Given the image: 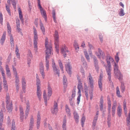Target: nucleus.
<instances>
[{
    "mask_svg": "<svg viewBox=\"0 0 130 130\" xmlns=\"http://www.w3.org/2000/svg\"><path fill=\"white\" fill-rule=\"evenodd\" d=\"M7 31L9 35L11 34V29L10 26L8 22L7 23Z\"/></svg>",
    "mask_w": 130,
    "mask_h": 130,
    "instance_id": "nucleus-39",
    "label": "nucleus"
},
{
    "mask_svg": "<svg viewBox=\"0 0 130 130\" xmlns=\"http://www.w3.org/2000/svg\"><path fill=\"white\" fill-rule=\"evenodd\" d=\"M20 115H24L23 109L21 107H20Z\"/></svg>",
    "mask_w": 130,
    "mask_h": 130,
    "instance_id": "nucleus-57",
    "label": "nucleus"
},
{
    "mask_svg": "<svg viewBox=\"0 0 130 130\" xmlns=\"http://www.w3.org/2000/svg\"><path fill=\"white\" fill-rule=\"evenodd\" d=\"M11 130H15V122L14 120H13L12 123Z\"/></svg>",
    "mask_w": 130,
    "mask_h": 130,
    "instance_id": "nucleus-45",
    "label": "nucleus"
},
{
    "mask_svg": "<svg viewBox=\"0 0 130 130\" xmlns=\"http://www.w3.org/2000/svg\"><path fill=\"white\" fill-rule=\"evenodd\" d=\"M52 67L54 72L58 75V76H59V70L57 69L55 65V62L53 59H52Z\"/></svg>",
    "mask_w": 130,
    "mask_h": 130,
    "instance_id": "nucleus-13",
    "label": "nucleus"
},
{
    "mask_svg": "<svg viewBox=\"0 0 130 130\" xmlns=\"http://www.w3.org/2000/svg\"><path fill=\"white\" fill-rule=\"evenodd\" d=\"M117 109V113L119 117H121V115L122 112V110L121 107V106L120 104H119Z\"/></svg>",
    "mask_w": 130,
    "mask_h": 130,
    "instance_id": "nucleus-21",
    "label": "nucleus"
},
{
    "mask_svg": "<svg viewBox=\"0 0 130 130\" xmlns=\"http://www.w3.org/2000/svg\"><path fill=\"white\" fill-rule=\"evenodd\" d=\"M80 72L83 74V75L85 77V71L83 69H81L80 70Z\"/></svg>",
    "mask_w": 130,
    "mask_h": 130,
    "instance_id": "nucleus-64",
    "label": "nucleus"
},
{
    "mask_svg": "<svg viewBox=\"0 0 130 130\" xmlns=\"http://www.w3.org/2000/svg\"><path fill=\"white\" fill-rule=\"evenodd\" d=\"M34 124H32L31 123H30L29 124V129H30L32 130L33 127V126Z\"/></svg>",
    "mask_w": 130,
    "mask_h": 130,
    "instance_id": "nucleus-63",
    "label": "nucleus"
},
{
    "mask_svg": "<svg viewBox=\"0 0 130 130\" xmlns=\"http://www.w3.org/2000/svg\"><path fill=\"white\" fill-rule=\"evenodd\" d=\"M119 15L121 16H123L124 15V10L122 9H121V10L119 13Z\"/></svg>",
    "mask_w": 130,
    "mask_h": 130,
    "instance_id": "nucleus-56",
    "label": "nucleus"
},
{
    "mask_svg": "<svg viewBox=\"0 0 130 130\" xmlns=\"http://www.w3.org/2000/svg\"><path fill=\"white\" fill-rule=\"evenodd\" d=\"M100 108L101 110H102L103 109V97H101L100 100Z\"/></svg>",
    "mask_w": 130,
    "mask_h": 130,
    "instance_id": "nucleus-34",
    "label": "nucleus"
},
{
    "mask_svg": "<svg viewBox=\"0 0 130 130\" xmlns=\"http://www.w3.org/2000/svg\"><path fill=\"white\" fill-rule=\"evenodd\" d=\"M3 16L1 12H0V22L2 25H3Z\"/></svg>",
    "mask_w": 130,
    "mask_h": 130,
    "instance_id": "nucleus-51",
    "label": "nucleus"
},
{
    "mask_svg": "<svg viewBox=\"0 0 130 130\" xmlns=\"http://www.w3.org/2000/svg\"><path fill=\"white\" fill-rule=\"evenodd\" d=\"M58 63L60 69L62 72L63 73V67L62 63L60 60H59L58 61Z\"/></svg>",
    "mask_w": 130,
    "mask_h": 130,
    "instance_id": "nucleus-46",
    "label": "nucleus"
},
{
    "mask_svg": "<svg viewBox=\"0 0 130 130\" xmlns=\"http://www.w3.org/2000/svg\"><path fill=\"white\" fill-rule=\"evenodd\" d=\"M87 79L89 82L90 87L92 90L93 91V88L94 81L93 77L90 73L89 74V76L87 77Z\"/></svg>",
    "mask_w": 130,
    "mask_h": 130,
    "instance_id": "nucleus-8",
    "label": "nucleus"
},
{
    "mask_svg": "<svg viewBox=\"0 0 130 130\" xmlns=\"http://www.w3.org/2000/svg\"><path fill=\"white\" fill-rule=\"evenodd\" d=\"M36 85L37 88H40L41 82L37 74H36Z\"/></svg>",
    "mask_w": 130,
    "mask_h": 130,
    "instance_id": "nucleus-25",
    "label": "nucleus"
},
{
    "mask_svg": "<svg viewBox=\"0 0 130 130\" xmlns=\"http://www.w3.org/2000/svg\"><path fill=\"white\" fill-rule=\"evenodd\" d=\"M73 45L76 52H78L79 49V47L78 44L76 41H75Z\"/></svg>",
    "mask_w": 130,
    "mask_h": 130,
    "instance_id": "nucleus-41",
    "label": "nucleus"
},
{
    "mask_svg": "<svg viewBox=\"0 0 130 130\" xmlns=\"http://www.w3.org/2000/svg\"><path fill=\"white\" fill-rule=\"evenodd\" d=\"M6 73L10 72L9 70V67L8 65H6Z\"/></svg>",
    "mask_w": 130,
    "mask_h": 130,
    "instance_id": "nucleus-59",
    "label": "nucleus"
},
{
    "mask_svg": "<svg viewBox=\"0 0 130 130\" xmlns=\"http://www.w3.org/2000/svg\"><path fill=\"white\" fill-rule=\"evenodd\" d=\"M12 102H11L10 103L6 104V108L8 110V112H10L12 111Z\"/></svg>",
    "mask_w": 130,
    "mask_h": 130,
    "instance_id": "nucleus-20",
    "label": "nucleus"
},
{
    "mask_svg": "<svg viewBox=\"0 0 130 130\" xmlns=\"http://www.w3.org/2000/svg\"><path fill=\"white\" fill-rule=\"evenodd\" d=\"M66 70L67 72L69 74L71 73V70L72 68V67L71 66L70 64L69 63H67L65 65Z\"/></svg>",
    "mask_w": 130,
    "mask_h": 130,
    "instance_id": "nucleus-19",
    "label": "nucleus"
},
{
    "mask_svg": "<svg viewBox=\"0 0 130 130\" xmlns=\"http://www.w3.org/2000/svg\"><path fill=\"white\" fill-rule=\"evenodd\" d=\"M82 87V83L80 82H79L78 85L77 86V89L78 90L77 92V94L78 95L77 99V103L78 105L79 104L80 101V97L81 96L80 89Z\"/></svg>",
    "mask_w": 130,
    "mask_h": 130,
    "instance_id": "nucleus-6",
    "label": "nucleus"
},
{
    "mask_svg": "<svg viewBox=\"0 0 130 130\" xmlns=\"http://www.w3.org/2000/svg\"><path fill=\"white\" fill-rule=\"evenodd\" d=\"M84 53L86 58L88 60H90V57L88 55L87 51H85Z\"/></svg>",
    "mask_w": 130,
    "mask_h": 130,
    "instance_id": "nucleus-48",
    "label": "nucleus"
},
{
    "mask_svg": "<svg viewBox=\"0 0 130 130\" xmlns=\"http://www.w3.org/2000/svg\"><path fill=\"white\" fill-rule=\"evenodd\" d=\"M117 106V102L116 101H115L112 104V107L111 108V113L112 116L113 117L114 116L115 111L116 107Z\"/></svg>",
    "mask_w": 130,
    "mask_h": 130,
    "instance_id": "nucleus-15",
    "label": "nucleus"
},
{
    "mask_svg": "<svg viewBox=\"0 0 130 130\" xmlns=\"http://www.w3.org/2000/svg\"><path fill=\"white\" fill-rule=\"evenodd\" d=\"M98 116H96L95 117H94L93 122V125L92 126L94 128L95 127L96 124L97 122V121L98 119Z\"/></svg>",
    "mask_w": 130,
    "mask_h": 130,
    "instance_id": "nucleus-40",
    "label": "nucleus"
},
{
    "mask_svg": "<svg viewBox=\"0 0 130 130\" xmlns=\"http://www.w3.org/2000/svg\"><path fill=\"white\" fill-rule=\"evenodd\" d=\"M47 89L48 90V97H49L48 98V100L50 97L51 96L52 94V90L51 88L49 86H48Z\"/></svg>",
    "mask_w": 130,
    "mask_h": 130,
    "instance_id": "nucleus-36",
    "label": "nucleus"
},
{
    "mask_svg": "<svg viewBox=\"0 0 130 130\" xmlns=\"http://www.w3.org/2000/svg\"><path fill=\"white\" fill-rule=\"evenodd\" d=\"M12 68L13 74L15 77V85L16 87L17 91L18 92L19 89L20 80L19 75L16 68L13 66H12Z\"/></svg>",
    "mask_w": 130,
    "mask_h": 130,
    "instance_id": "nucleus-3",
    "label": "nucleus"
},
{
    "mask_svg": "<svg viewBox=\"0 0 130 130\" xmlns=\"http://www.w3.org/2000/svg\"><path fill=\"white\" fill-rule=\"evenodd\" d=\"M93 59L95 68L97 72H98L99 71V68L98 64V60L95 57H93Z\"/></svg>",
    "mask_w": 130,
    "mask_h": 130,
    "instance_id": "nucleus-16",
    "label": "nucleus"
},
{
    "mask_svg": "<svg viewBox=\"0 0 130 130\" xmlns=\"http://www.w3.org/2000/svg\"><path fill=\"white\" fill-rule=\"evenodd\" d=\"M54 36L55 39V43H58L59 36L58 32L57 31H55Z\"/></svg>",
    "mask_w": 130,
    "mask_h": 130,
    "instance_id": "nucleus-23",
    "label": "nucleus"
},
{
    "mask_svg": "<svg viewBox=\"0 0 130 130\" xmlns=\"http://www.w3.org/2000/svg\"><path fill=\"white\" fill-rule=\"evenodd\" d=\"M85 117L83 116V117L81 119V122L82 126V127H83L84 126V123L85 121Z\"/></svg>",
    "mask_w": 130,
    "mask_h": 130,
    "instance_id": "nucleus-49",
    "label": "nucleus"
},
{
    "mask_svg": "<svg viewBox=\"0 0 130 130\" xmlns=\"http://www.w3.org/2000/svg\"><path fill=\"white\" fill-rule=\"evenodd\" d=\"M27 56L28 57L32 58V56L31 52L30 50H28V52Z\"/></svg>",
    "mask_w": 130,
    "mask_h": 130,
    "instance_id": "nucleus-54",
    "label": "nucleus"
},
{
    "mask_svg": "<svg viewBox=\"0 0 130 130\" xmlns=\"http://www.w3.org/2000/svg\"><path fill=\"white\" fill-rule=\"evenodd\" d=\"M40 120L41 117L40 114V113L38 112L37 115V129H39L40 127Z\"/></svg>",
    "mask_w": 130,
    "mask_h": 130,
    "instance_id": "nucleus-22",
    "label": "nucleus"
},
{
    "mask_svg": "<svg viewBox=\"0 0 130 130\" xmlns=\"http://www.w3.org/2000/svg\"><path fill=\"white\" fill-rule=\"evenodd\" d=\"M121 88L122 92H123L125 90V87L124 85V84L123 83H122L121 84Z\"/></svg>",
    "mask_w": 130,
    "mask_h": 130,
    "instance_id": "nucleus-58",
    "label": "nucleus"
},
{
    "mask_svg": "<svg viewBox=\"0 0 130 130\" xmlns=\"http://www.w3.org/2000/svg\"><path fill=\"white\" fill-rule=\"evenodd\" d=\"M6 33L5 32H4L2 35L0 40V43L2 45H3L4 42L6 38Z\"/></svg>",
    "mask_w": 130,
    "mask_h": 130,
    "instance_id": "nucleus-24",
    "label": "nucleus"
},
{
    "mask_svg": "<svg viewBox=\"0 0 130 130\" xmlns=\"http://www.w3.org/2000/svg\"><path fill=\"white\" fill-rule=\"evenodd\" d=\"M33 33L34 35V50L35 52H37L38 48L37 41L38 40V36L37 31L35 27L33 28Z\"/></svg>",
    "mask_w": 130,
    "mask_h": 130,
    "instance_id": "nucleus-4",
    "label": "nucleus"
},
{
    "mask_svg": "<svg viewBox=\"0 0 130 130\" xmlns=\"http://www.w3.org/2000/svg\"><path fill=\"white\" fill-rule=\"evenodd\" d=\"M103 75L101 73L100 74V77L99 79L98 82V85L99 87L100 88V90L101 91L102 90V79L103 78Z\"/></svg>",
    "mask_w": 130,
    "mask_h": 130,
    "instance_id": "nucleus-17",
    "label": "nucleus"
},
{
    "mask_svg": "<svg viewBox=\"0 0 130 130\" xmlns=\"http://www.w3.org/2000/svg\"><path fill=\"white\" fill-rule=\"evenodd\" d=\"M30 107L29 104V103H27V106L26 110L25 111V119H26L29 113V112L30 110Z\"/></svg>",
    "mask_w": 130,
    "mask_h": 130,
    "instance_id": "nucleus-18",
    "label": "nucleus"
},
{
    "mask_svg": "<svg viewBox=\"0 0 130 130\" xmlns=\"http://www.w3.org/2000/svg\"><path fill=\"white\" fill-rule=\"evenodd\" d=\"M5 5L6 9V10L7 11L9 15L10 16H11V11L9 9V8L10 7V6H9L7 5L6 4Z\"/></svg>",
    "mask_w": 130,
    "mask_h": 130,
    "instance_id": "nucleus-43",
    "label": "nucleus"
},
{
    "mask_svg": "<svg viewBox=\"0 0 130 130\" xmlns=\"http://www.w3.org/2000/svg\"><path fill=\"white\" fill-rule=\"evenodd\" d=\"M108 112L109 113H110L111 112V101L109 99H108Z\"/></svg>",
    "mask_w": 130,
    "mask_h": 130,
    "instance_id": "nucleus-31",
    "label": "nucleus"
},
{
    "mask_svg": "<svg viewBox=\"0 0 130 130\" xmlns=\"http://www.w3.org/2000/svg\"><path fill=\"white\" fill-rule=\"evenodd\" d=\"M42 94L40 88H37V94L38 98L40 100L41 99Z\"/></svg>",
    "mask_w": 130,
    "mask_h": 130,
    "instance_id": "nucleus-27",
    "label": "nucleus"
},
{
    "mask_svg": "<svg viewBox=\"0 0 130 130\" xmlns=\"http://www.w3.org/2000/svg\"><path fill=\"white\" fill-rule=\"evenodd\" d=\"M39 8L40 10L42 16L44 18L45 21L46 22L47 21V16L45 11L44 9L43 8H42L41 6V7H39Z\"/></svg>",
    "mask_w": 130,
    "mask_h": 130,
    "instance_id": "nucleus-14",
    "label": "nucleus"
},
{
    "mask_svg": "<svg viewBox=\"0 0 130 130\" xmlns=\"http://www.w3.org/2000/svg\"><path fill=\"white\" fill-rule=\"evenodd\" d=\"M0 70L2 74V75L3 78V83L4 88L5 90L7 91L8 90V86L6 79L5 77V74L4 72V70L2 66L0 67Z\"/></svg>",
    "mask_w": 130,
    "mask_h": 130,
    "instance_id": "nucleus-5",
    "label": "nucleus"
},
{
    "mask_svg": "<svg viewBox=\"0 0 130 130\" xmlns=\"http://www.w3.org/2000/svg\"><path fill=\"white\" fill-rule=\"evenodd\" d=\"M12 4L13 5V6L14 8L15 9L16 8V3L15 1L14 0H13V1H12Z\"/></svg>",
    "mask_w": 130,
    "mask_h": 130,
    "instance_id": "nucleus-60",
    "label": "nucleus"
},
{
    "mask_svg": "<svg viewBox=\"0 0 130 130\" xmlns=\"http://www.w3.org/2000/svg\"><path fill=\"white\" fill-rule=\"evenodd\" d=\"M119 53H117L116 55L115 56V59L117 63H118L119 60V58L118 56Z\"/></svg>",
    "mask_w": 130,
    "mask_h": 130,
    "instance_id": "nucleus-52",
    "label": "nucleus"
},
{
    "mask_svg": "<svg viewBox=\"0 0 130 130\" xmlns=\"http://www.w3.org/2000/svg\"><path fill=\"white\" fill-rule=\"evenodd\" d=\"M61 51L63 54L64 57H65L67 56V53L68 52L66 46L64 45H62L61 48Z\"/></svg>",
    "mask_w": 130,
    "mask_h": 130,
    "instance_id": "nucleus-9",
    "label": "nucleus"
},
{
    "mask_svg": "<svg viewBox=\"0 0 130 130\" xmlns=\"http://www.w3.org/2000/svg\"><path fill=\"white\" fill-rule=\"evenodd\" d=\"M55 45L56 52L57 53H58L59 52L58 43H55Z\"/></svg>",
    "mask_w": 130,
    "mask_h": 130,
    "instance_id": "nucleus-50",
    "label": "nucleus"
},
{
    "mask_svg": "<svg viewBox=\"0 0 130 130\" xmlns=\"http://www.w3.org/2000/svg\"><path fill=\"white\" fill-rule=\"evenodd\" d=\"M98 52H95V54L98 58H102L103 59H105V55L104 52L100 48H98Z\"/></svg>",
    "mask_w": 130,
    "mask_h": 130,
    "instance_id": "nucleus-7",
    "label": "nucleus"
},
{
    "mask_svg": "<svg viewBox=\"0 0 130 130\" xmlns=\"http://www.w3.org/2000/svg\"><path fill=\"white\" fill-rule=\"evenodd\" d=\"M51 110L52 113L53 114H56L58 110V105L55 102H54L53 107L51 108Z\"/></svg>",
    "mask_w": 130,
    "mask_h": 130,
    "instance_id": "nucleus-12",
    "label": "nucleus"
},
{
    "mask_svg": "<svg viewBox=\"0 0 130 130\" xmlns=\"http://www.w3.org/2000/svg\"><path fill=\"white\" fill-rule=\"evenodd\" d=\"M67 79L66 77L64 76L63 77V84L64 85L67 84Z\"/></svg>",
    "mask_w": 130,
    "mask_h": 130,
    "instance_id": "nucleus-55",
    "label": "nucleus"
},
{
    "mask_svg": "<svg viewBox=\"0 0 130 130\" xmlns=\"http://www.w3.org/2000/svg\"><path fill=\"white\" fill-rule=\"evenodd\" d=\"M123 107L124 110V111L125 114V115L126 117H127V108H126V103L125 101L123 102Z\"/></svg>",
    "mask_w": 130,
    "mask_h": 130,
    "instance_id": "nucleus-33",
    "label": "nucleus"
},
{
    "mask_svg": "<svg viewBox=\"0 0 130 130\" xmlns=\"http://www.w3.org/2000/svg\"><path fill=\"white\" fill-rule=\"evenodd\" d=\"M18 11L19 14V18L22 23L23 22V19L22 14V12L20 8H19Z\"/></svg>",
    "mask_w": 130,
    "mask_h": 130,
    "instance_id": "nucleus-26",
    "label": "nucleus"
},
{
    "mask_svg": "<svg viewBox=\"0 0 130 130\" xmlns=\"http://www.w3.org/2000/svg\"><path fill=\"white\" fill-rule=\"evenodd\" d=\"M43 96L45 105L47 106V99L46 97V91L45 90L43 92Z\"/></svg>",
    "mask_w": 130,
    "mask_h": 130,
    "instance_id": "nucleus-35",
    "label": "nucleus"
},
{
    "mask_svg": "<svg viewBox=\"0 0 130 130\" xmlns=\"http://www.w3.org/2000/svg\"><path fill=\"white\" fill-rule=\"evenodd\" d=\"M66 110L67 113L69 115V116H70L71 115L70 110L69 108V107L67 105H66Z\"/></svg>",
    "mask_w": 130,
    "mask_h": 130,
    "instance_id": "nucleus-47",
    "label": "nucleus"
},
{
    "mask_svg": "<svg viewBox=\"0 0 130 130\" xmlns=\"http://www.w3.org/2000/svg\"><path fill=\"white\" fill-rule=\"evenodd\" d=\"M106 61L107 64V66H105L104 62L101 61V63L105 66L108 78L109 81L111 80V66L110 61L111 62H114L115 65L114 66V73L116 77L120 80L122 79L123 75L119 70V67L117 64L114 62V60L112 57L110 56H107L106 59Z\"/></svg>",
    "mask_w": 130,
    "mask_h": 130,
    "instance_id": "nucleus-1",
    "label": "nucleus"
},
{
    "mask_svg": "<svg viewBox=\"0 0 130 130\" xmlns=\"http://www.w3.org/2000/svg\"><path fill=\"white\" fill-rule=\"evenodd\" d=\"M45 46L46 48L45 51V67L46 70H48L49 68V62L48 59L49 57L51 54L52 51V47L51 44H48V40L47 38L45 39Z\"/></svg>",
    "mask_w": 130,
    "mask_h": 130,
    "instance_id": "nucleus-2",
    "label": "nucleus"
},
{
    "mask_svg": "<svg viewBox=\"0 0 130 130\" xmlns=\"http://www.w3.org/2000/svg\"><path fill=\"white\" fill-rule=\"evenodd\" d=\"M40 27L41 29L42 30L43 34L44 35L45 31V28L43 24L42 23V21L41 20H40Z\"/></svg>",
    "mask_w": 130,
    "mask_h": 130,
    "instance_id": "nucleus-28",
    "label": "nucleus"
},
{
    "mask_svg": "<svg viewBox=\"0 0 130 130\" xmlns=\"http://www.w3.org/2000/svg\"><path fill=\"white\" fill-rule=\"evenodd\" d=\"M10 36V42L11 45V47L14 48V39L12 34L9 35Z\"/></svg>",
    "mask_w": 130,
    "mask_h": 130,
    "instance_id": "nucleus-30",
    "label": "nucleus"
},
{
    "mask_svg": "<svg viewBox=\"0 0 130 130\" xmlns=\"http://www.w3.org/2000/svg\"><path fill=\"white\" fill-rule=\"evenodd\" d=\"M16 26L17 29L18 30L19 32L21 31V29L20 28V21L19 20L17 19L16 20Z\"/></svg>",
    "mask_w": 130,
    "mask_h": 130,
    "instance_id": "nucleus-38",
    "label": "nucleus"
},
{
    "mask_svg": "<svg viewBox=\"0 0 130 130\" xmlns=\"http://www.w3.org/2000/svg\"><path fill=\"white\" fill-rule=\"evenodd\" d=\"M21 81L22 89L24 92L25 93L26 91V83L25 78L23 76L22 77Z\"/></svg>",
    "mask_w": 130,
    "mask_h": 130,
    "instance_id": "nucleus-10",
    "label": "nucleus"
},
{
    "mask_svg": "<svg viewBox=\"0 0 130 130\" xmlns=\"http://www.w3.org/2000/svg\"><path fill=\"white\" fill-rule=\"evenodd\" d=\"M130 112H129L128 115V117L126 118V123L127 125L128 126H130Z\"/></svg>",
    "mask_w": 130,
    "mask_h": 130,
    "instance_id": "nucleus-42",
    "label": "nucleus"
},
{
    "mask_svg": "<svg viewBox=\"0 0 130 130\" xmlns=\"http://www.w3.org/2000/svg\"><path fill=\"white\" fill-rule=\"evenodd\" d=\"M116 94L117 96L119 97H121V95H120V91L118 87H117L116 88Z\"/></svg>",
    "mask_w": 130,
    "mask_h": 130,
    "instance_id": "nucleus-44",
    "label": "nucleus"
},
{
    "mask_svg": "<svg viewBox=\"0 0 130 130\" xmlns=\"http://www.w3.org/2000/svg\"><path fill=\"white\" fill-rule=\"evenodd\" d=\"M39 70L40 72L41 75L43 79L45 78V74L44 71V66L42 63H41L40 64Z\"/></svg>",
    "mask_w": 130,
    "mask_h": 130,
    "instance_id": "nucleus-11",
    "label": "nucleus"
},
{
    "mask_svg": "<svg viewBox=\"0 0 130 130\" xmlns=\"http://www.w3.org/2000/svg\"><path fill=\"white\" fill-rule=\"evenodd\" d=\"M66 116H65L64 117L63 123L62 125V128L63 130H66Z\"/></svg>",
    "mask_w": 130,
    "mask_h": 130,
    "instance_id": "nucleus-29",
    "label": "nucleus"
},
{
    "mask_svg": "<svg viewBox=\"0 0 130 130\" xmlns=\"http://www.w3.org/2000/svg\"><path fill=\"white\" fill-rule=\"evenodd\" d=\"M0 117L4 118L3 111L1 110L0 112Z\"/></svg>",
    "mask_w": 130,
    "mask_h": 130,
    "instance_id": "nucleus-62",
    "label": "nucleus"
},
{
    "mask_svg": "<svg viewBox=\"0 0 130 130\" xmlns=\"http://www.w3.org/2000/svg\"><path fill=\"white\" fill-rule=\"evenodd\" d=\"M74 119L76 123H78L79 121V117L76 112H74Z\"/></svg>",
    "mask_w": 130,
    "mask_h": 130,
    "instance_id": "nucleus-32",
    "label": "nucleus"
},
{
    "mask_svg": "<svg viewBox=\"0 0 130 130\" xmlns=\"http://www.w3.org/2000/svg\"><path fill=\"white\" fill-rule=\"evenodd\" d=\"M19 50L18 49V47L17 45H16L15 47V54L17 56L18 58L19 59L20 58V54L19 53Z\"/></svg>",
    "mask_w": 130,
    "mask_h": 130,
    "instance_id": "nucleus-37",
    "label": "nucleus"
},
{
    "mask_svg": "<svg viewBox=\"0 0 130 130\" xmlns=\"http://www.w3.org/2000/svg\"><path fill=\"white\" fill-rule=\"evenodd\" d=\"M6 104H8L10 103L11 101H10V100L9 97L8 96H7L6 98Z\"/></svg>",
    "mask_w": 130,
    "mask_h": 130,
    "instance_id": "nucleus-53",
    "label": "nucleus"
},
{
    "mask_svg": "<svg viewBox=\"0 0 130 130\" xmlns=\"http://www.w3.org/2000/svg\"><path fill=\"white\" fill-rule=\"evenodd\" d=\"M30 123L32 124H34V119L33 116H31Z\"/></svg>",
    "mask_w": 130,
    "mask_h": 130,
    "instance_id": "nucleus-61",
    "label": "nucleus"
}]
</instances>
